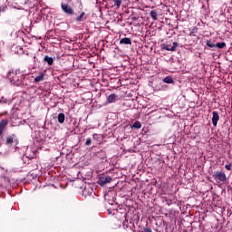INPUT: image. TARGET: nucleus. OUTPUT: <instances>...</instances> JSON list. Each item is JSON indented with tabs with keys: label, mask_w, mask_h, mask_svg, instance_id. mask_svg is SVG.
Listing matches in <instances>:
<instances>
[{
	"label": "nucleus",
	"mask_w": 232,
	"mask_h": 232,
	"mask_svg": "<svg viewBox=\"0 0 232 232\" xmlns=\"http://www.w3.org/2000/svg\"><path fill=\"white\" fill-rule=\"evenodd\" d=\"M113 3L117 8H121V5H122V0H113Z\"/></svg>",
	"instance_id": "obj_18"
},
{
	"label": "nucleus",
	"mask_w": 232,
	"mask_h": 232,
	"mask_svg": "<svg viewBox=\"0 0 232 232\" xmlns=\"http://www.w3.org/2000/svg\"><path fill=\"white\" fill-rule=\"evenodd\" d=\"M14 139H15V135H14V134L7 136L5 139L6 146H12V144H14Z\"/></svg>",
	"instance_id": "obj_7"
},
{
	"label": "nucleus",
	"mask_w": 232,
	"mask_h": 232,
	"mask_svg": "<svg viewBox=\"0 0 232 232\" xmlns=\"http://www.w3.org/2000/svg\"><path fill=\"white\" fill-rule=\"evenodd\" d=\"M44 81V72H40L38 76L34 78V82H43Z\"/></svg>",
	"instance_id": "obj_9"
},
{
	"label": "nucleus",
	"mask_w": 232,
	"mask_h": 232,
	"mask_svg": "<svg viewBox=\"0 0 232 232\" xmlns=\"http://www.w3.org/2000/svg\"><path fill=\"white\" fill-rule=\"evenodd\" d=\"M84 15H86L85 13H82L81 15H79L77 18H76V21L78 22H81L84 19Z\"/></svg>",
	"instance_id": "obj_19"
},
{
	"label": "nucleus",
	"mask_w": 232,
	"mask_h": 232,
	"mask_svg": "<svg viewBox=\"0 0 232 232\" xmlns=\"http://www.w3.org/2000/svg\"><path fill=\"white\" fill-rule=\"evenodd\" d=\"M144 232H152L151 228H144Z\"/></svg>",
	"instance_id": "obj_26"
},
{
	"label": "nucleus",
	"mask_w": 232,
	"mask_h": 232,
	"mask_svg": "<svg viewBox=\"0 0 232 232\" xmlns=\"http://www.w3.org/2000/svg\"><path fill=\"white\" fill-rule=\"evenodd\" d=\"M132 128H135L136 130H140L142 128V124L140 121H135L132 125Z\"/></svg>",
	"instance_id": "obj_17"
},
{
	"label": "nucleus",
	"mask_w": 232,
	"mask_h": 232,
	"mask_svg": "<svg viewBox=\"0 0 232 232\" xmlns=\"http://www.w3.org/2000/svg\"><path fill=\"white\" fill-rule=\"evenodd\" d=\"M111 180H112L111 177H110L108 175H102V176H100L98 184L100 186H106V184L111 183Z\"/></svg>",
	"instance_id": "obj_2"
},
{
	"label": "nucleus",
	"mask_w": 232,
	"mask_h": 232,
	"mask_svg": "<svg viewBox=\"0 0 232 232\" xmlns=\"http://www.w3.org/2000/svg\"><path fill=\"white\" fill-rule=\"evenodd\" d=\"M163 82L166 84H173V78H171V76H167L163 79Z\"/></svg>",
	"instance_id": "obj_16"
},
{
	"label": "nucleus",
	"mask_w": 232,
	"mask_h": 232,
	"mask_svg": "<svg viewBox=\"0 0 232 232\" xmlns=\"http://www.w3.org/2000/svg\"><path fill=\"white\" fill-rule=\"evenodd\" d=\"M150 17L153 19V21H157L159 19V13L157 10H153L150 13Z\"/></svg>",
	"instance_id": "obj_11"
},
{
	"label": "nucleus",
	"mask_w": 232,
	"mask_h": 232,
	"mask_svg": "<svg viewBox=\"0 0 232 232\" xmlns=\"http://www.w3.org/2000/svg\"><path fill=\"white\" fill-rule=\"evenodd\" d=\"M6 10V6H0V12H5Z\"/></svg>",
	"instance_id": "obj_24"
},
{
	"label": "nucleus",
	"mask_w": 232,
	"mask_h": 232,
	"mask_svg": "<svg viewBox=\"0 0 232 232\" xmlns=\"http://www.w3.org/2000/svg\"><path fill=\"white\" fill-rule=\"evenodd\" d=\"M0 102H5V103H6V102H8V101H6V99H5L4 97L0 100Z\"/></svg>",
	"instance_id": "obj_25"
},
{
	"label": "nucleus",
	"mask_w": 232,
	"mask_h": 232,
	"mask_svg": "<svg viewBox=\"0 0 232 232\" xmlns=\"http://www.w3.org/2000/svg\"><path fill=\"white\" fill-rule=\"evenodd\" d=\"M216 46L217 48H220V49L226 48V43H218Z\"/></svg>",
	"instance_id": "obj_20"
},
{
	"label": "nucleus",
	"mask_w": 232,
	"mask_h": 232,
	"mask_svg": "<svg viewBox=\"0 0 232 232\" xmlns=\"http://www.w3.org/2000/svg\"><path fill=\"white\" fill-rule=\"evenodd\" d=\"M212 123L213 126L217 127V124H218V121L220 120V116L218 115V112L213 111L212 112Z\"/></svg>",
	"instance_id": "obj_6"
},
{
	"label": "nucleus",
	"mask_w": 232,
	"mask_h": 232,
	"mask_svg": "<svg viewBox=\"0 0 232 232\" xmlns=\"http://www.w3.org/2000/svg\"><path fill=\"white\" fill-rule=\"evenodd\" d=\"M225 168L227 169V171H231V164L225 165Z\"/></svg>",
	"instance_id": "obj_23"
},
{
	"label": "nucleus",
	"mask_w": 232,
	"mask_h": 232,
	"mask_svg": "<svg viewBox=\"0 0 232 232\" xmlns=\"http://www.w3.org/2000/svg\"><path fill=\"white\" fill-rule=\"evenodd\" d=\"M107 101L109 104H111V102H115V101H117V95L116 94L109 95Z\"/></svg>",
	"instance_id": "obj_12"
},
{
	"label": "nucleus",
	"mask_w": 232,
	"mask_h": 232,
	"mask_svg": "<svg viewBox=\"0 0 232 232\" xmlns=\"http://www.w3.org/2000/svg\"><path fill=\"white\" fill-rule=\"evenodd\" d=\"M207 45L209 46V48H215V44H213L211 42H208Z\"/></svg>",
	"instance_id": "obj_21"
},
{
	"label": "nucleus",
	"mask_w": 232,
	"mask_h": 232,
	"mask_svg": "<svg viewBox=\"0 0 232 232\" xmlns=\"http://www.w3.org/2000/svg\"><path fill=\"white\" fill-rule=\"evenodd\" d=\"M66 119V116H64V113H59L58 114V122L60 124H63Z\"/></svg>",
	"instance_id": "obj_15"
},
{
	"label": "nucleus",
	"mask_w": 232,
	"mask_h": 232,
	"mask_svg": "<svg viewBox=\"0 0 232 232\" xmlns=\"http://www.w3.org/2000/svg\"><path fill=\"white\" fill-rule=\"evenodd\" d=\"M120 44H131V39L125 37L121 39Z\"/></svg>",
	"instance_id": "obj_13"
},
{
	"label": "nucleus",
	"mask_w": 232,
	"mask_h": 232,
	"mask_svg": "<svg viewBox=\"0 0 232 232\" xmlns=\"http://www.w3.org/2000/svg\"><path fill=\"white\" fill-rule=\"evenodd\" d=\"M93 193V188L90 187V185L86 186L83 189V195H92Z\"/></svg>",
	"instance_id": "obj_10"
},
{
	"label": "nucleus",
	"mask_w": 232,
	"mask_h": 232,
	"mask_svg": "<svg viewBox=\"0 0 232 232\" xmlns=\"http://www.w3.org/2000/svg\"><path fill=\"white\" fill-rule=\"evenodd\" d=\"M215 180H218L219 182H226L227 180V178L226 177V173L221 171H217L213 175Z\"/></svg>",
	"instance_id": "obj_3"
},
{
	"label": "nucleus",
	"mask_w": 232,
	"mask_h": 232,
	"mask_svg": "<svg viewBox=\"0 0 232 232\" xmlns=\"http://www.w3.org/2000/svg\"><path fill=\"white\" fill-rule=\"evenodd\" d=\"M44 61L47 63L49 66H52V64H53V59L48 55L44 56Z\"/></svg>",
	"instance_id": "obj_14"
},
{
	"label": "nucleus",
	"mask_w": 232,
	"mask_h": 232,
	"mask_svg": "<svg viewBox=\"0 0 232 232\" xmlns=\"http://www.w3.org/2000/svg\"><path fill=\"white\" fill-rule=\"evenodd\" d=\"M7 79H9V81L12 84L19 85V84L23 83V80L24 79V75L22 72L17 74V72H9L8 74H7Z\"/></svg>",
	"instance_id": "obj_1"
},
{
	"label": "nucleus",
	"mask_w": 232,
	"mask_h": 232,
	"mask_svg": "<svg viewBox=\"0 0 232 232\" xmlns=\"http://www.w3.org/2000/svg\"><path fill=\"white\" fill-rule=\"evenodd\" d=\"M7 124H8V120H2L0 121V133H3L5 131V128H6Z\"/></svg>",
	"instance_id": "obj_8"
},
{
	"label": "nucleus",
	"mask_w": 232,
	"mask_h": 232,
	"mask_svg": "<svg viewBox=\"0 0 232 232\" xmlns=\"http://www.w3.org/2000/svg\"><path fill=\"white\" fill-rule=\"evenodd\" d=\"M62 9L64 14H67L68 15H72L73 14V9L67 4H62Z\"/></svg>",
	"instance_id": "obj_5"
},
{
	"label": "nucleus",
	"mask_w": 232,
	"mask_h": 232,
	"mask_svg": "<svg viewBox=\"0 0 232 232\" xmlns=\"http://www.w3.org/2000/svg\"><path fill=\"white\" fill-rule=\"evenodd\" d=\"M90 144H92V140L88 138L85 141V146H90Z\"/></svg>",
	"instance_id": "obj_22"
},
{
	"label": "nucleus",
	"mask_w": 232,
	"mask_h": 232,
	"mask_svg": "<svg viewBox=\"0 0 232 232\" xmlns=\"http://www.w3.org/2000/svg\"><path fill=\"white\" fill-rule=\"evenodd\" d=\"M179 46V43L174 42L172 46L169 44L163 45V50H167V52H175L177 50V47Z\"/></svg>",
	"instance_id": "obj_4"
},
{
	"label": "nucleus",
	"mask_w": 232,
	"mask_h": 232,
	"mask_svg": "<svg viewBox=\"0 0 232 232\" xmlns=\"http://www.w3.org/2000/svg\"><path fill=\"white\" fill-rule=\"evenodd\" d=\"M3 135V132H0V137Z\"/></svg>",
	"instance_id": "obj_27"
}]
</instances>
